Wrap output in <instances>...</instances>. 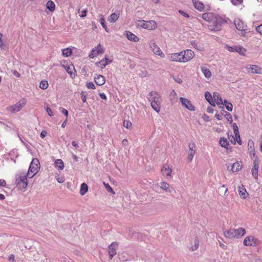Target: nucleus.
Returning <instances> with one entry per match:
<instances>
[{
  "instance_id": "obj_23",
  "label": "nucleus",
  "mask_w": 262,
  "mask_h": 262,
  "mask_svg": "<svg viewBox=\"0 0 262 262\" xmlns=\"http://www.w3.org/2000/svg\"><path fill=\"white\" fill-rule=\"evenodd\" d=\"M215 16L216 14L212 13H205L202 15V17L204 20L209 22L210 24L215 18Z\"/></svg>"
},
{
  "instance_id": "obj_6",
  "label": "nucleus",
  "mask_w": 262,
  "mask_h": 262,
  "mask_svg": "<svg viewBox=\"0 0 262 262\" xmlns=\"http://www.w3.org/2000/svg\"><path fill=\"white\" fill-rule=\"evenodd\" d=\"M26 104V100L24 99H21L15 104L10 106L8 110L11 113H15L19 111Z\"/></svg>"
},
{
  "instance_id": "obj_28",
  "label": "nucleus",
  "mask_w": 262,
  "mask_h": 262,
  "mask_svg": "<svg viewBox=\"0 0 262 262\" xmlns=\"http://www.w3.org/2000/svg\"><path fill=\"white\" fill-rule=\"evenodd\" d=\"M119 17V12H115L112 13L108 18V21L110 23H114L116 22Z\"/></svg>"
},
{
  "instance_id": "obj_17",
  "label": "nucleus",
  "mask_w": 262,
  "mask_h": 262,
  "mask_svg": "<svg viewBox=\"0 0 262 262\" xmlns=\"http://www.w3.org/2000/svg\"><path fill=\"white\" fill-rule=\"evenodd\" d=\"M180 100L182 105L190 111H194V106L192 104L190 101L187 99L181 97Z\"/></svg>"
},
{
  "instance_id": "obj_43",
  "label": "nucleus",
  "mask_w": 262,
  "mask_h": 262,
  "mask_svg": "<svg viewBox=\"0 0 262 262\" xmlns=\"http://www.w3.org/2000/svg\"><path fill=\"white\" fill-rule=\"evenodd\" d=\"M55 178L57 182L59 183H62L64 182L65 179L64 177L62 176H60L58 174H56L55 176Z\"/></svg>"
},
{
  "instance_id": "obj_21",
  "label": "nucleus",
  "mask_w": 262,
  "mask_h": 262,
  "mask_svg": "<svg viewBox=\"0 0 262 262\" xmlns=\"http://www.w3.org/2000/svg\"><path fill=\"white\" fill-rule=\"evenodd\" d=\"M237 191L239 196L242 199H245L248 195V193L247 192L245 187L242 184L238 187Z\"/></svg>"
},
{
  "instance_id": "obj_33",
  "label": "nucleus",
  "mask_w": 262,
  "mask_h": 262,
  "mask_svg": "<svg viewBox=\"0 0 262 262\" xmlns=\"http://www.w3.org/2000/svg\"><path fill=\"white\" fill-rule=\"evenodd\" d=\"M88 190V185L84 183H82L80 186V194L82 195H83L87 192Z\"/></svg>"
},
{
  "instance_id": "obj_44",
  "label": "nucleus",
  "mask_w": 262,
  "mask_h": 262,
  "mask_svg": "<svg viewBox=\"0 0 262 262\" xmlns=\"http://www.w3.org/2000/svg\"><path fill=\"white\" fill-rule=\"evenodd\" d=\"M237 46H234L231 47L228 45H226L225 47H226V49L228 51L231 52H235L236 51Z\"/></svg>"
},
{
  "instance_id": "obj_26",
  "label": "nucleus",
  "mask_w": 262,
  "mask_h": 262,
  "mask_svg": "<svg viewBox=\"0 0 262 262\" xmlns=\"http://www.w3.org/2000/svg\"><path fill=\"white\" fill-rule=\"evenodd\" d=\"M201 70L206 78L209 79L211 77L212 74L209 69L205 67H201Z\"/></svg>"
},
{
  "instance_id": "obj_15",
  "label": "nucleus",
  "mask_w": 262,
  "mask_h": 262,
  "mask_svg": "<svg viewBox=\"0 0 262 262\" xmlns=\"http://www.w3.org/2000/svg\"><path fill=\"white\" fill-rule=\"evenodd\" d=\"M103 52V48L102 47L100 44H99L97 46L95 47L92 50L91 52L90 53L89 55V57L90 58H94L97 54L102 53Z\"/></svg>"
},
{
  "instance_id": "obj_46",
  "label": "nucleus",
  "mask_w": 262,
  "mask_h": 262,
  "mask_svg": "<svg viewBox=\"0 0 262 262\" xmlns=\"http://www.w3.org/2000/svg\"><path fill=\"white\" fill-rule=\"evenodd\" d=\"M123 126L128 129H130L132 128V123L128 120H124L123 122Z\"/></svg>"
},
{
  "instance_id": "obj_30",
  "label": "nucleus",
  "mask_w": 262,
  "mask_h": 262,
  "mask_svg": "<svg viewBox=\"0 0 262 262\" xmlns=\"http://www.w3.org/2000/svg\"><path fill=\"white\" fill-rule=\"evenodd\" d=\"M205 97L206 100L212 106H214V102L213 101V96L209 92H206L205 93Z\"/></svg>"
},
{
  "instance_id": "obj_39",
  "label": "nucleus",
  "mask_w": 262,
  "mask_h": 262,
  "mask_svg": "<svg viewBox=\"0 0 262 262\" xmlns=\"http://www.w3.org/2000/svg\"><path fill=\"white\" fill-rule=\"evenodd\" d=\"M231 171L232 172H235L242 169L243 165H231Z\"/></svg>"
},
{
  "instance_id": "obj_56",
  "label": "nucleus",
  "mask_w": 262,
  "mask_h": 262,
  "mask_svg": "<svg viewBox=\"0 0 262 262\" xmlns=\"http://www.w3.org/2000/svg\"><path fill=\"white\" fill-rule=\"evenodd\" d=\"M179 12L183 16H184V17H186V18H188L189 17L188 14H187V13H186L185 12L182 11V10H179Z\"/></svg>"
},
{
  "instance_id": "obj_1",
  "label": "nucleus",
  "mask_w": 262,
  "mask_h": 262,
  "mask_svg": "<svg viewBox=\"0 0 262 262\" xmlns=\"http://www.w3.org/2000/svg\"><path fill=\"white\" fill-rule=\"evenodd\" d=\"M148 99L150 102L152 108L156 112L159 113L161 110L162 101L160 95L156 92H151L148 95Z\"/></svg>"
},
{
  "instance_id": "obj_45",
  "label": "nucleus",
  "mask_w": 262,
  "mask_h": 262,
  "mask_svg": "<svg viewBox=\"0 0 262 262\" xmlns=\"http://www.w3.org/2000/svg\"><path fill=\"white\" fill-rule=\"evenodd\" d=\"M103 184L108 192L115 194L114 191L108 184H106L105 182H103Z\"/></svg>"
},
{
  "instance_id": "obj_38",
  "label": "nucleus",
  "mask_w": 262,
  "mask_h": 262,
  "mask_svg": "<svg viewBox=\"0 0 262 262\" xmlns=\"http://www.w3.org/2000/svg\"><path fill=\"white\" fill-rule=\"evenodd\" d=\"M62 54L64 57H69L72 54V50L70 48L63 49L62 51Z\"/></svg>"
},
{
  "instance_id": "obj_18",
  "label": "nucleus",
  "mask_w": 262,
  "mask_h": 262,
  "mask_svg": "<svg viewBox=\"0 0 262 262\" xmlns=\"http://www.w3.org/2000/svg\"><path fill=\"white\" fill-rule=\"evenodd\" d=\"M158 185L162 190L168 193H171L173 190V188L170 187V185L165 182H161Z\"/></svg>"
},
{
  "instance_id": "obj_5",
  "label": "nucleus",
  "mask_w": 262,
  "mask_h": 262,
  "mask_svg": "<svg viewBox=\"0 0 262 262\" xmlns=\"http://www.w3.org/2000/svg\"><path fill=\"white\" fill-rule=\"evenodd\" d=\"M136 27L138 28H143L148 30H153L157 28V25L155 20L146 21L144 20H137L135 22Z\"/></svg>"
},
{
  "instance_id": "obj_41",
  "label": "nucleus",
  "mask_w": 262,
  "mask_h": 262,
  "mask_svg": "<svg viewBox=\"0 0 262 262\" xmlns=\"http://www.w3.org/2000/svg\"><path fill=\"white\" fill-rule=\"evenodd\" d=\"M223 104H224L226 109L228 111L231 112L232 111L233 105L231 103H230V102H228L227 100H225L223 102Z\"/></svg>"
},
{
  "instance_id": "obj_29",
  "label": "nucleus",
  "mask_w": 262,
  "mask_h": 262,
  "mask_svg": "<svg viewBox=\"0 0 262 262\" xmlns=\"http://www.w3.org/2000/svg\"><path fill=\"white\" fill-rule=\"evenodd\" d=\"M190 44L194 49L198 51H202L204 49L203 45L201 43L196 42L195 40L191 41Z\"/></svg>"
},
{
  "instance_id": "obj_59",
  "label": "nucleus",
  "mask_w": 262,
  "mask_h": 262,
  "mask_svg": "<svg viewBox=\"0 0 262 262\" xmlns=\"http://www.w3.org/2000/svg\"><path fill=\"white\" fill-rule=\"evenodd\" d=\"M47 135V132L45 130H42L40 133V137L42 138H45Z\"/></svg>"
},
{
  "instance_id": "obj_64",
  "label": "nucleus",
  "mask_w": 262,
  "mask_h": 262,
  "mask_svg": "<svg viewBox=\"0 0 262 262\" xmlns=\"http://www.w3.org/2000/svg\"><path fill=\"white\" fill-rule=\"evenodd\" d=\"M174 79L177 82L180 84L183 82L182 80L179 77H176Z\"/></svg>"
},
{
  "instance_id": "obj_58",
  "label": "nucleus",
  "mask_w": 262,
  "mask_h": 262,
  "mask_svg": "<svg viewBox=\"0 0 262 262\" xmlns=\"http://www.w3.org/2000/svg\"><path fill=\"white\" fill-rule=\"evenodd\" d=\"M223 115V114L222 113H220V114L216 113V114L215 115V117H216V118L217 119L220 120L222 119V117Z\"/></svg>"
},
{
  "instance_id": "obj_34",
  "label": "nucleus",
  "mask_w": 262,
  "mask_h": 262,
  "mask_svg": "<svg viewBox=\"0 0 262 262\" xmlns=\"http://www.w3.org/2000/svg\"><path fill=\"white\" fill-rule=\"evenodd\" d=\"M220 144L221 146L225 147L226 148H228V146L229 145V142L227 141V139L225 138H221L220 139Z\"/></svg>"
},
{
  "instance_id": "obj_10",
  "label": "nucleus",
  "mask_w": 262,
  "mask_h": 262,
  "mask_svg": "<svg viewBox=\"0 0 262 262\" xmlns=\"http://www.w3.org/2000/svg\"><path fill=\"white\" fill-rule=\"evenodd\" d=\"M40 165H30L27 174L29 179L33 178L40 169Z\"/></svg>"
},
{
  "instance_id": "obj_16",
  "label": "nucleus",
  "mask_w": 262,
  "mask_h": 262,
  "mask_svg": "<svg viewBox=\"0 0 262 262\" xmlns=\"http://www.w3.org/2000/svg\"><path fill=\"white\" fill-rule=\"evenodd\" d=\"M257 239L252 236H247L244 240L243 244L246 246H253L257 245Z\"/></svg>"
},
{
  "instance_id": "obj_8",
  "label": "nucleus",
  "mask_w": 262,
  "mask_h": 262,
  "mask_svg": "<svg viewBox=\"0 0 262 262\" xmlns=\"http://www.w3.org/2000/svg\"><path fill=\"white\" fill-rule=\"evenodd\" d=\"M245 68L249 73L262 74V68L256 64H248L246 66Z\"/></svg>"
},
{
  "instance_id": "obj_2",
  "label": "nucleus",
  "mask_w": 262,
  "mask_h": 262,
  "mask_svg": "<svg viewBox=\"0 0 262 262\" xmlns=\"http://www.w3.org/2000/svg\"><path fill=\"white\" fill-rule=\"evenodd\" d=\"M224 235L225 237L230 239L239 238L246 234V230L243 228L238 229L231 228L228 230H224Z\"/></svg>"
},
{
  "instance_id": "obj_4",
  "label": "nucleus",
  "mask_w": 262,
  "mask_h": 262,
  "mask_svg": "<svg viewBox=\"0 0 262 262\" xmlns=\"http://www.w3.org/2000/svg\"><path fill=\"white\" fill-rule=\"evenodd\" d=\"M27 174L24 172H18L15 175V183L19 189H25L28 186Z\"/></svg>"
},
{
  "instance_id": "obj_49",
  "label": "nucleus",
  "mask_w": 262,
  "mask_h": 262,
  "mask_svg": "<svg viewBox=\"0 0 262 262\" xmlns=\"http://www.w3.org/2000/svg\"><path fill=\"white\" fill-rule=\"evenodd\" d=\"M199 242L196 239H195V241H194V247H191V250L192 251H194V250H196L198 249V248L199 247Z\"/></svg>"
},
{
  "instance_id": "obj_25",
  "label": "nucleus",
  "mask_w": 262,
  "mask_h": 262,
  "mask_svg": "<svg viewBox=\"0 0 262 262\" xmlns=\"http://www.w3.org/2000/svg\"><path fill=\"white\" fill-rule=\"evenodd\" d=\"M95 82L98 85H102L105 82V79L103 76L101 75H97L94 77Z\"/></svg>"
},
{
  "instance_id": "obj_9",
  "label": "nucleus",
  "mask_w": 262,
  "mask_h": 262,
  "mask_svg": "<svg viewBox=\"0 0 262 262\" xmlns=\"http://www.w3.org/2000/svg\"><path fill=\"white\" fill-rule=\"evenodd\" d=\"M192 3L195 8L200 11L210 10L209 6H205L202 2L199 0H192Z\"/></svg>"
},
{
  "instance_id": "obj_27",
  "label": "nucleus",
  "mask_w": 262,
  "mask_h": 262,
  "mask_svg": "<svg viewBox=\"0 0 262 262\" xmlns=\"http://www.w3.org/2000/svg\"><path fill=\"white\" fill-rule=\"evenodd\" d=\"M195 147L194 143L189 144V152H188V158L190 160L193 158L195 154V150L193 148Z\"/></svg>"
},
{
  "instance_id": "obj_50",
  "label": "nucleus",
  "mask_w": 262,
  "mask_h": 262,
  "mask_svg": "<svg viewBox=\"0 0 262 262\" xmlns=\"http://www.w3.org/2000/svg\"><path fill=\"white\" fill-rule=\"evenodd\" d=\"M86 86L88 89H91L94 90L95 89V86L92 82H88L86 83Z\"/></svg>"
},
{
  "instance_id": "obj_57",
  "label": "nucleus",
  "mask_w": 262,
  "mask_h": 262,
  "mask_svg": "<svg viewBox=\"0 0 262 262\" xmlns=\"http://www.w3.org/2000/svg\"><path fill=\"white\" fill-rule=\"evenodd\" d=\"M61 112L63 114H64L65 116H66L67 117H68L69 113H68V111L66 109L63 108H61Z\"/></svg>"
},
{
  "instance_id": "obj_24",
  "label": "nucleus",
  "mask_w": 262,
  "mask_h": 262,
  "mask_svg": "<svg viewBox=\"0 0 262 262\" xmlns=\"http://www.w3.org/2000/svg\"><path fill=\"white\" fill-rule=\"evenodd\" d=\"M213 101L214 102V106L215 104L218 105H223V101L219 94L217 92L213 93Z\"/></svg>"
},
{
  "instance_id": "obj_40",
  "label": "nucleus",
  "mask_w": 262,
  "mask_h": 262,
  "mask_svg": "<svg viewBox=\"0 0 262 262\" xmlns=\"http://www.w3.org/2000/svg\"><path fill=\"white\" fill-rule=\"evenodd\" d=\"M49 85L48 82L47 80H43L41 81L39 83V88L42 90H46L48 88Z\"/></svg>"
},
{
  "instance_id": "obj_22",
  "label": "nucleus",
  "mask_w": 262,
  "mask_h": 262,
  "mask_svg": "<svg viewBox=\"0 0 262 262\" xmlns=\"http://www.w3.org/2000/svg\"><path fill=\"white\" fill-rule=\"evenodd\" d=\"M124 35L127 39L130 41L136 42L139 40V37L130 31H126L124 33Z\"/></svg>"
},
{
  "instance_id": "obj_55",
  "label": "nucleus",
  "mask_w": 262,
  "mask_h": 262,
  "mask_svg": "<svg viewBox=\"0 0 262 262\" xmlns=\"http://www.w3.org/2000/svg\"><path fill=\"white\" fill-rule=\"evenodd\" d=\"M46 111L48 113V114L50 116H53V113L51 110V109L48 107L47 108H46Z\"/></svg>"
},
{
  "instance_id": "obj_51",
  "label": "nucleus",
  "mask_w": 262,
  "mask_h": 262,
  "mask_svg": "<svg viewBox=\"0 0 262 262\" xmlns=\"http://www.w3.org/2000/svg\"><path fill=\"white\" fill-rule=\"evenodd\" d=\"M219 190L221 192V191H223L224 193L223 194L225 195L226 194V193L228 191V188H226L225 187V186L224 185H223V186H221L220 188H219Z\"/></svg>"
},
{
  "instance_id": "obj_52",
  "label": "nucleus",
  "mask_w": 262,
  "mask_h": 262,
  "mask_svg": "<svg viewBox=\"0 0 262 262\" xmlns=\"http://www.w3.org/2000/svg\"><path fill=\"white\" fill-rule=\"evenodd\" d=\"M231 1L234 5H238L243 3V0H231Z\"/></svg>"
},
{
  "instance_id": "obj_42",
  "label": "nucleus",
  "mask_w": 262,
  "mask_h": 262,
  "mask_svg": "<svg viewBox=\"0 0 262 262\" xmlns=\"http://www.w3.org/2000/svg\"><path fill=\"white\" fill-rule=\"evenodd\" d=\"M236 52L238 53L241 55H244L246 52V50L243 47L237 46Z\"/></svg>"
},
{
  "instance_id": "obj_32",
  "label": "nucleus",
  "mask_w": 262,
  "mask_h": 262,
  "mask_svg": "<svg viewBox=\"0 0 262 262\" xmlns=\"http://www.w3.org/2000/svg\"><path fill=\"white\" fill-rule=\"evenodd\" d=\"M47 8L50 11L53 12L55 9V4L52 1H49L46 4Z\"/></svg>"
},
{
  "instance_id": "obj_60",
  "label": "nucleus",
  "mask_w": 262,
  "mask_h": 262,
  "mask_svg": "<svg viewBox=\"0 0 262 262\" xmlns=\"http://www.w3.org/2000/svg\"><path fill=\"white\" fill-rule=\"evenodd\" d=\"M81 97H82V100L83 102H86V95H84V93L82 92L81 93Z\"/></svg>"
},
{
  "instance_id": "obj_20",
  "label": "nucleus",
  "mask_w": 262,
  "mask_h": 262,
  "mask_svg": "<svg viewBox=\"0 0 262 262\" xmlns=\"http://www.w3.org/2000/svg\"><path fill=\"white\" fill-rule=\"evenodd\" d=\"M234 25L236 28L241 31H244L247 28L243 21L239 19H236L234 20Z\"/></svg>"
},
{
  "instance_id": "obj_31",
  "label": "nucleus",
  "mask_w": 262,
  "mask_h": 262,
  "mask_svg": "<svg viewBox=\"0 0 262 262\" xmlns=\"http://www.w3.org/2000/svg\"><path fill=\"white\" fill-rule=\"evenodd\" d=\"M63 67H64V69L66 70V71L71 76H72L73 75H75V74L73 72V71H75V69H74V67L73 64L63 66Z\"/></svg>"
},
{
  "instance_id": "obj_7",
  "label": "nucleus",
  "mask_w": 262,
  "mask_h": 262,
  "mask_svg": "<svg viewBox=\"0 0 262 262\" xmlns=\"http://www.w3.org/2000/svg\"><path fill=\"white\" fill-rule=\"evenodd\" d=\"M182 52V61L183 62H186L191 60L194 56L193 51L190 49H187L181 51Z\"/></svg>"
},
{
  "instance_id": "obj_3",
  "label": "nucleus",
  "mask_w": 262,
  "mask_h": 262,
  "mask_svg": "<svg viewBox=\"0 0 262 262\" xmlns=\"http://www.w3.org/2000/svg\"><path fill=\"white\" fill-rule=\"evenodd\" d=\"M228 18L216 15L215 18L208 25L209 29L211 31H218L221 29L222 26L227 23Z\"/></svg>"
},
{
  "instance_id": "obj_35",
  "label": "nucleus",
  "mask_w": 262,
  "mask_h": 262,
  "mask_svg": "<svg viewBox=\"0 0 262 262\" xmlns=\"http://www.w3.org/2000/svg\"><path fill=\"white\" fill-rule=\"evenodd\" d=\"M111 62L112 61L104 62V60H101L100 61L96 62V64L102 69H104L107 64L111 63Z\"/></svg>"
},
{
  "instance_id": "obj_14",
  "label": "nucleus",
  "mask_w": 262,
  "mask_h": 262,
  "mask_svg": "<svg viewBox=\"0 0 262 262\" xmlns=\"http://www.w3.org/2000/svg\"><path fill=\"white\" fill-rule=\"evenodd\" d=\"M118 246L117 242H113L108 247V252L110 255V259H112L116 254V250Z\"/></svg>"
},
{
  "instance_id": "obj_37",
  "label": "nucleus",
  "mask_w": 262,
  "mask_h": 262,
  "mask_svg": "<svg viewBox=\"0 0 262 262\" xmlns=\"http://www.w3.org/2000/svg\"><path fill=\"white\" fill-rule=\"evenodd\" d=\"M100 24L101 25L102 27L105 29V30L107 32H108V29L107 28V26L105 25V18H104L103 15H100Z\"/></svg>"
},
{
  "instance_id": "obj_11",
  "label": "nucleus",
  "mask_w": 262,
  "mask_h": 262,
  "mask_svg": "<svg viewBox=\"0 0 262 262\" xmlns=\"http://www.w3.org/2000/svg\"><path fill=\"white\" fill-rule=\"evenodd\" d=\"M149 45L151 50L155 54L158 55L162 58L164 57V54L162 52L160 48L157 46L155 42L154 41H150Z\"/></svg>"
},
{
  "instance_id": "obj_63",
  "label": "nucleus",
  "mask_w": 262,
  "mask_h": 262,
  "mask_svg": "<svg viewBox=\"0 0 262 262\" xmlns=\"http://www.w3.org/2000/svg\"><path fill=\"white\" fill-rule=\"evenodd\" d=\"M30 164H39V160L36 158L33 159Z\"/></svg>"
},
{
  "instance_id": "obj_36",
  "label": "nucleus",
  "mask_w": 262,
  "mask_h": 262,
  "mask_svg": "<svg viewBox=\"0 0 262 262\" xmlns=\"http://www.w3.org/2000/svg\"><path fill=\"white\" fill-rule=\"evenodd\" d=\"M258 165H254L253 168H252L251 172L252 174L255 179L258 178Z\"/></svg>"
},
{
  "instance_id": "obj_61",
  "label": "nucleus",
  "mask_w": 262,
  "mask_h": 262,
  "mask_svg": "<svg viewBox=\"0 0 262 262\" xmlns=\"http://www.w3.org/2000/svg\"><path fill=\"white\" fill-rule=\"evenodd\" d=\"M99 96H100V97L101 99H104V100H106V96L105 94L104 93H100L99 94Z\"/></svg>"
},
{
  "instance_id": "obj_48",
  "label": "nucleus",
  "mask_w": 262,
  "mask_h": 262,
  "mask_svg": "<svg viewBox=\"0 0 262 262\" xmlns=\"http://www.w3.org/2000/svg\"><path fill=\"white\" fill-rule=\"evenodd\" d=\"M170 100L171 101L176 99L177 93H176V92L174 90H172L170 94Z\"/></svg>"
},
{
  "instance_id": "obj_62",
  "label": "nucleus",
  "mask_w": 262,
  "mask_h": 262,
  "mask_svg": "<svg viewBox=\"0 0 262 262\" xmlns=\"http://www.w3.org/2000/svg\"><path fill=\"white\" fill-rule=\"evenodd\" d=\"M207 112L209 113H213L214 112V110L212 107L209 106L207 108Z\"/></svg>"
},
{
  "instance_id": "obj_12",
  "label": "nucleus",
  "mask_w": 262,
  "mask_h": 262,
  "mask_svg": "<svg viewBox=\"0 0 262 262\" xmlns=\"http://www.w3.org/2000/svg\"><path fill=\"white\" fill-rule=\"evenodd\" d=\"M172 167L169 165H163L161 169L162 176L167 178L171 177Z\"/></svg>"
},
{
  "instance_id": "obj_47",
  "label": "nucleus",
  "mask_w": 262,
  "mask_h": 262,
  "mask_svg": "<svg viewBox=\"0 0 262 262\" xmlns=\"http://www.w3.org/2000/svg\"><path fill=\"white\" fill-rule=\"evenodd\" d=\"M224 112L225 113V118L227 119V120L229 122H232V116L229 113H227V112L224 111Z\"/></svg>"
},
{
  "instance_id": "obj_19",
  "label": "nucleus",
  "mask_w": 262,
  "mask_h": 262,
  "mask_svg": "<svg viewBox=\"0 0 262 262\" xmlns=\"http://www.w3.org/2000/svg\"><path fill=\"white\" fill-rule=\"evenodd\" d=\"M233 131L235 134V137L233 138L234 143H235L237 142L239 144H242V141L240 139L239 133L238 132V127L235 123L233 125Z\"/></svg>"
},
{
  "instance_id": "obj_53",
  "label": "nucleus",
  "mask_w": 262,
  "mask_h": 262,
  "mask_svg": "<svg viewBox=\"0 0 262 262\" xmlns=\"http://www.w3.org/2000/svg\"><path fill=\"white\" fill-rule=\"evenodd\" d=\"M256 31L262 35V24L259 25L256 28Z\"/></svg>"
},
{
  "instance_id": "obj_13",
  "label": "nucleus",
  "mask_w": 262,
  "mask_h": 262,
  "mask_svg": "<svg viewBox=\"0 0 262 262\" xmlns=\"http://www.w3.org/2000/svg\"><path fill=\"white\" fill-rule=\"evenodd\" d=\"M182 52L171 53L168 55V58L171 61H176L179 62H183L182 61Z\"/></svg>"
},
{
  "instance_id": "obj_54",
  "label": "nucleus",
  "mask_w": 262,
  "mask_h": 262,
  "mask_svg": "<svg viewBox=\"0 0 262 262\" xmlns=\"http://www.w3.org/2000/svg\"><path fill=\"white\" fill-rule=\"evenodd\" d=\"M87 12H88V10H87V9H84V10H82V11H81V12L80 14V16L81 17H85V16H86V13H87Z\"/></svg>"
}]
</instances>
